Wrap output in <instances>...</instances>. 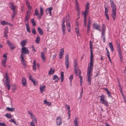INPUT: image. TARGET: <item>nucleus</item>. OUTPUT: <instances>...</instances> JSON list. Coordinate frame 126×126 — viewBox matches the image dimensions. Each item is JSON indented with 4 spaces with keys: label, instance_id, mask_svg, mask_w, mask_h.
Returning <instances> with one entry per match:
<instances>
[{
    "label": "nucleus",
    "instance_id": "obj_1",
    "mask_svg": "<svg viewBox=\"0 0 126 126\" xmlns=\"http://www.w3.org/2000/svg\"><path fill=\"white\" fill-rule=\"evenodd\" d=\"M90 47V49L91 56L90 59V63H89L90 66H88V67H93V52L92 51V41L90 40V41L89 43Z\"/></svg>",
    "mask_w": 126,
    "mask_h": 126
},
{
    "label": "nucleus",
    "instance_id": "obj_2",
    "mask_svg": "<svg viewBox=\"0 0 126 126\" xmlns=\"http://www.w3.org/2000/svg\"><path fill=\"white\" fill-rule=\"evenodd\" d=\"M116 45L117 48V51L118 53L119 56L120 58L121 61V62L123 61L122 59L123 56L122 54V51L121 50V47L120 44L117 41L116 42Z\"/></svg>",
    "mask_w": 126,
    "mask_h": 126
},
{
    "label": "nucleus",
    "instance_id": "obj_3",
    "mask_svg": "<svg viewBox=\"0 0 126 126\" xmlns=\"http://www.w3.org/2000/svg\"><path fill=\"white\" fill-rule=\"evenodd\" d=\"M93 69V67H88L87 73V78H91L92 72Z\"/></svg>",
    "mask_w": 126,
    "mask_h": 126
},
{
    "label": "nucleus",
    "instance_id": "obj_4",
    "mask_svg": "<svg viewBox=\"0 0 126 126\" xmlns=\"http://www.w3.org/2000/svg\"><path fill=\"white\" fill-rule=\"evenodd\" d=\"M29 51L27 47H22L21 52L22 53L24 54L29 53Z\"/></svg>",
    "mask_w": 126,
    "mask_h": 126
},
{
    "label": "nucleus",
    "instance_id": "obj_5",
    "mask_svg": "<svg viewBox=\"0 0 126 126\" xmlns=\"http://www.w3.org/2000/svg\"><path fill=\"white\" fill-rule=\"evenodd\" d=\"M7 44L8 45L10 48L13 49V50L16 47L15 45L11 42H10L9 40L7 41Z\"/></svg>",
    "mask_w": 126,
    "mask_h": 126
},
{
    "label": "nucleus",
    "instance_id": "obj_6",
    "mask_svg": "<svg viewBox=\"0 0 126 126\" xmlns=\"http://www.w3.org/2000/svg\"><path fill=\"white\" fill-rule=\"evenodd\" d=\"M57 124L58 126L62 124V118L60 116L58 117L56 119Z\"/></svg>",
    "mask_w": 126,
    "mask_h": 126
},
{
    "label": "nucleus",
    "instance_id": "obj_7",
    "mask_svg": "<svg viewBox=\"0 0 126 126\" xmlns=\"http://www.w3.org/2000/svg\"><path fill=\"white\" fill-rule=\"evenodd\" d=\"M40 14H39V19H40L42 18V16L43 15V11L44 9L41 6H40Z\"/></svg>",
    "mask_w": 126,
    "mask_h": 126
},
{
    "label": "nucleus",
    "instance_id": "obj_8",
    "mask_svg": "<svg viewBox=\"0 0 126 126\" xmlns=\"http://www.w3.org/2000/svg\"><path fill=\"white\" fill-rule=\"evenodd\" d=\"M53 8L52 7H50L47 8L46 10V14H47L48 13L49 14L50 16H51L52 15V12L51 11L52 10Z\"/></svg>",
    "mask_w": 126,
    "mask_h": 126
},
{
    "label": "nucleus",
    "instance_id": "obj_9",
    "mask_svg": "<svg viewBox=\"0 0 126 126\" xmlns=\"http://www.w3.org/2000/svg\"><path fill=\"white\" fill-rule=\"evenodd\" d=\"M4 84L7 87L8 90H9L11 86L9 84V81L8 80H6L4 82Z\"/></svg>",
    "mask_w": 126,
    "mask_h": 126
},
{
    "label": "nucleus",
    "instance_id": "obj_10",
    "mask_svg": "<svg viewBox=\"0 0 126 126\" xmlns=\"http://www.w3.org/2000/svg\"><path fill=\"white\" fill-rule=\"evenodd\" d=\"M116 11H112L111 14V16L112 17L114 21L115 20L116 17Z\"/></svg>",
    "mask_w": 126,
    "mask_h": 126
},
{
    "label": "nucleus",
    "instance_id": "obj_11",
    "mask_svg": "<svg viewBox=\"0 0 126 126\" xmlns=\"http://www.w3.org/2000/svg\"><path fill=\"white\" fill-rule=\"evenodd\" d=\"M30 18V15L29 14L27 13L26 14V16L24 19V21L25 22H27L28 23V20Z\"/></svg>",
    "mask_w": 126,
    "mask_h": 126
},
{
    "label": "nucleus",
    "instance_id": "obj_12",
    "mask_svg": "<svg viewBox=\"0 0 126 126\" xmlns=\"http://www.w3.org/2000/svg\"><path fill=\"white\" fill-rule=\"evenodd\" d=\"M100 26L99 24L97 23H94L93 24V28L96 29L97 30L99 29V28L100 27Z\"/></svg>",
    "mask_w": 126,
    "mask_h": 126
},
{
    "label": "nucleus",
    "instance_id": "obj_13",
    "mask_svg": "<svg viewBox=\"0 0 126 126\" xmlns=\"http://www.w3.org/2000/svg\"><path fill=\"white\" fill-rule=\"evenodd\" d=\"M0 23L1 25H12L11 24L9 23L8 22L4 20L1 21L0 22Z\"/></svg>",
    "mask_w": 126,
    "mask_h": 126
},
{
    "label": "nucleus",
    "instance_id": "obj_14",
    "mask_svg": "<svg viewBox=\"0 0 126 126\" xmlns=\"http://www.w3.org/2000/svg\"><path fill=\"white\" fill-rule=\"evenodd\" d=\"M60 79V78L58 77L56 75H54L53 78V80H55L56 82H57Z\"/></svg>",
    "mask_w": 126,
    "mask_h": 126
},
{
    "label": "nucleus",
    "instance_id": "obj_15",
    "mask_svg": "<svg viewBox=\"0 0 126 126\" xmlns=\"http://www.w3.org/2000/svg\"><path fill=\"white\" fill-rule=\"evenodd\" d=\"M46 86L45 85L40 86V92L42 93L45 90Z\"/></svg>",
    "mask_w": 126,
    "mask_h": 126
},
{
    "label": "nucleus",
    "instance_id": "obj_16",
    "mask_svg": "<svg viewBox=\"0 0 126 126\" xmlns=\"http://www.w3.org/2000/svg\"><path fill=\"white\" fill-rule=\"evenodd\" d=\"M27 42V41L25 40H23L20 42V44L22 46V47H24Z\"/></svg>",
    "mask_w": 126,
    "mask_h": 126
},
{
    "label": "nucleus",
    "instance_id": "obj_17",
    "mask_svg": "<svg viewBox=\"0 0 126 126\" xmlns=\"http://www.w3.org/2000/svg\"><path fill=\"white\" fill-rule=\"evenodd\" d=\"M22 83L23 86H26L27 83L26 79L24 78H23L22 80Z\"/></svg>",
    "mask_w": 126,
    "mask_h": 126
},
{
    "label": "nucleus",
    "instance_id": "obj_18",
    "mask_svg": "<svg viewBox=\"0 0 126 126\" xmlns=\"http://www.w3.org/2000/svg\"><path fill=\"white\" fill-rule=\"evenodd\" d=\"M37 31L39 34L41 35H43V32L42 29L40 27H38L37 28Z\"/></svg>",
    "mask_w": 126,
    "mask_h": 126
},
{
    "label": "nucleus",
    "instance_id": "obj_19",
    "mask_svg": "<svg viewBox=\"0 0 126 126\" xmlns=\"http://www.w3.org/2000/svg\"><path fill=\"white\" fill-rule=\"evenodd\" d=\"M28 114L30 115L31 118L33 120L34 119L36 118V117L34 116V115L33 114V113H32V112L30 111H28Z\"/></svg>",
    "mask_w": 126,
    "mask_h": 126
},
{
    "label": "nucleus",
    "instance_id": "obj_20",
    "mask_svg": "<svg viewBox=\"0 0 126 126\" xmlns=\"http://www.w3.org/2000/svg\"><path fill=\"white\" fill-rule=\"evenodd\" d=\"M25 25L26 28V30L29 33H30L31 32L30 28L29 25L28 23L25 24Z\"/></svg>",
    "mask_w": 126,
    "mask_h": 126
},
{
    "label": "nucleus",
    "instance_id": "obj_21",
    "mask_svg": "<svg viewBox=\"0 0 126 126\" xmlns=\"http://www.w3.org/2000/svg\"><path fill=\"white\" fill-rule=\"evenodd\" d=\"M41 57L43 59V61H44L46 60V56L44 55V54L43 52H41Z\"/></svg>",
    "mask_w": 126,
    "mask_h": 126
},
{
    "label": "nucleus",
    "instance_id": "obj_22",
    "mask_svg": "<svg viewBox=\"0 0 126 126\" xmlns=\"http://www.w3.org/2000/svg\"><path fill=\"white\" fill-rule=\"evenodd\" d=\"M109 45L110 47V48L112 52H113L114 51V48L112 43H109Z\"/></svg>",
    "mask_w": 126,
    "mask_h": 126
},
{
    "label": "nucleus",
    "instance_id": "obj_23",
    "mask_svg": "<svg viewBox=\"0 0 126 126\" xmlns=\"http://www.w3.org/2000/svg\"><path fill=\"white\" fill-rule=\"evenodd\" d=\"M65 64L66 66V68L67 69L69 68V61H65Z\"/></svg>",
    "mask_w": 126,
    "mask_h": 126
},
{
    "label": "nucleus",
    "instance_id": "obj_24",
    "mask_svg": "<svg viewBox=\"0 0 126 126\" xmlns=\"http://www.w3.org/2000/svg\"><path fill=\"white\" fill-rule=\"evenodd\" d=\"M61 80L62 82H63V81L64 75L63 72H62L61 74Z\"/></svg>",
    "mask_w": 126,
    "mask_h": 126
},
{
    "label": "nucleus",
    "instance_id": "obj_25",
    "mask_svg": "<svg viewBox=\"0 0 126 126\" xmlns=\"http://www.w3.org/2000/svg\"><path fill=\"white\" fill-rule=\"evenodd\" d=\"M66 22L67 24V29L68 31V32H70L71 31V30L70 29L71 28L70 24V23L69 22L67 24V22Z\"/></svg>",
    "mask_w": 126,
    "mask_h": 126
},
{
    "label": "nucleus",
    "instance_id": "obj_26",
    "mask_svg": "<svg viewBox=\"0 0 126 126\" xmlns=\"http://www.w3.org/2000/svg\"><path fill=\"white\" fill-rule=\"evenodd\" d=\"M6 110L8 111H10L11 112H13L15 110V109L14 108H9V107H7L6 109Z\"/></svg>",
    "mask_w": 126,
    "mask_h": 126
},
{
    "label": "nucleus",
    "instance_id": "obj_27",
    "mask_svg": "<svg viewBox=\"0 0 126 126\" xmlns=\"http://www.w3.org/2000/svg\"><path fill=\"white\" fill-rule=\"evenodd\" d=\"M9 4L11 5V6L10 7L11 9L12 10H13V11H15V8L14 6V4L13 3H11V2L9 3Z\"/></svg>",
    "mask_w": 126,
    "mask_h": 126
},
{
    "label": "nucleus",
    "instance_id": "obj_28",
    "mask_svg": "<svg viewBox=\"0 0 126 126\" xmlns=\"http://www.w3.org/2000/svg\"><path fill=\"white\" fill-rule=\"evenodd\" d=\"M44 103L47 106L51 105V102L47 101L46 100H45L44 101Z\"/></svg>",
    "mask_w": 126,
    "mask_h": 126
},
{
    "label": "nucleus",
    "instance_id": "obj_29",
    "mask_svg": "<svg viewBox=\"0 0 126 126\" xmlns=\"http://www.w3.org/2000/svg\"><path fill=\"white\" fill-rule=\"evenodd\" d=\"M89 12V11L85 10L84 12L82 14L84 16H87Z\"/></svg>",
    "mask_w": 126,
    "mask_h": 126
},
{
    "label": "nucleus",
    "instance_id": "obj_30",
    "mask_svg": "<svg viewBox=\"0 0 126 126\" xmlns=\"http://www.w3.org/2000/svg\"><path fill=\"white\" fill-rule=\"evenodd\" d=\"M31 22L33 26H35L36 25V23L34 18H32L31 20Z\"/></svg>",
    "mask_w": 126,
    "mask_h": 126
},
{
    "label": "nucleus",
    "instance_id": "obj_31",
    "mask_svg": "<svg viewBox=\"0 0 126 126\" xmlns=\"http://www.w3.org/2000/svg\"><path fill=\"white\" fill-rule=\"evenodd\" d=\"M60 50L59 54L61 56H63L64 54V49L63 48H62Z\"/></svg>",
    "mask_w": 126,
    "mask_h": 126
},
{
    "label": "nucleus",
    "instance_id": "obj_32",
    "mask_svg": "<svg viewBox=\"0 0 126 126\" xmlns=\"http://www.w3.org/2000/svg\"><path fill=\"white\" fill-rule=\"evenodd\" d=\"M54 72V70L52 69V68H51L50 71H49V75L53 74Z\"/></svg>",
    "mask_w": 126,
    "mask_h": 126
},
{
    "label": "nucleus",
    "instance_id": "obj_33",
    "mask_svg": "<svg viewBox=\"0 0 126 126\" xmlns=\"http://www.w3.org/2000/svg\"><path fill=\"white\" fill-rule=\"evenodd\" d=\"M5 116L7 118L10 119L12 118V116L10 114L6 113L5 114Z\"/></svg>",
    "mask_w": 126,
    "mask_h": 126
},
{
    "label": "nucleus",
    "instance_id": "obj_34",
    "mask_svg": "<svg viewBox=\"0 0 126 126\" xmlns=\"http://www.w3.org/2000/svg\"><path fill=\"white\" fill-rule=\"evenodd\" d=\"M40 37L39 36H38L36 38L35 40L36 43H39L40 41Z\"/></svg>",
    "mask_w": 126,
    "mask_h": 126
},
{
    "label": "nucleus",
    "instance_id": "obj_35",
    "mask_svg": "<svg viewBox=\"0 0 126 126\" xmlns=\"http://www.w3.org/2000/svg\"><path fill=\"white\" fill-rule=\"evenodd\" d=\"M9 121L11 122L14 123L15 125H18V124L16 123L15 120L13 119H10L9 120Z\"/></svg>",
    "mask_w": 126,
    "mask_h": 126
},
{
    "label": "nucleus",
    "instance_id": "obj_36",
    "mask_svg": "<svg viewBox=\"0 0 126 126\" xmlns=\"http://www.w3.org/2000/svg\"><path fill=\"white\" fill-rule=\"evenodd\" d=\"M16 13L15 12V11H13V14L12 16V20L14 18L16 15Z\"/></svg>",
    "mask_w": 126,
    "mask_h": 126
},
{
    "label": "nucleus",
    "instance_id": "obj_37",
    "mask_svg": "<svg viewBox=\"0 0 126 126\" xmlns=\"http://www.w3.org/2000/svg\"><path fill=\"white\" fill-rule=\"evenodd\" d=\"M89 3L88 2H87L86 5L85 10L89 11Z\"/></svg>",
    "mask_w": 126,
    "mask_h": 126
},
{
    "label": "nucleus",
    "instance_id": "obj_38",
    "mask_svg": "<svg viewBox=\"0 0 126 126\" xmlns=\"http://www.w3.org/2000/svg\"><path fill=\"white\" fill-rule=\"evenodd\" d=\"M65 107L66 109L68 110V112H70V106L68 105L65 104Z\"/></svg>",
    "mask_w": 126,
    "mask_h": 126
},
{
    "label": "nucleus",
    "instance_id": "obj_39",
    "mask_svg": "<svg viewBox=\"0 0 126 126\" xmlns=\"http://www.w3.org/2000/svg\"><path fill=\"white\" fill-rule=\"evenodd\" d=\"M105 27L104 24H103L102 26V32H105Z\"/></svg>",
    "mask_w": 126,
    "mask_h": 126
},
{
    "label": "nucleus",
    "instance_id": "obj_40",
    "mask_svg": "<svg viewBox=\"0 0 126 126\" xmlns=\"http://www.w3.org/2000/svg\"><path fill=\"white\" fill-rule=\"evenodd\" d=\"M39 14H40V13H38L37 10V9L36 8L35 11V13H34V15H36V16H37L39 17V16L38 15Z\"/></svg>",
    "mask_w": 126,
    "mask_h": 126
},
{
    "label": "nucleus",
    "instance_id": "obj_41",
    "mask_svg": "<svg viewBox=\"0 0 126 126\" xmlns=\"http://www.w3.org/2000/svg\"><path fill=\"white\" fill-rule=\"evenodd\" d=\"M22 61V64L23 66L25 68H26V62L24 60V61Z\"/></svg>",
    "mask_w": 126,
    "mask_h": 126
},
{
    "label": "nucleus",
    "instance_id": "obj_42",
    "mask_svg": "<svg viewBox=\"0 0 126 126\" xmlns=\"http://www.w3.org/2000/svg\"><path fill=\"white\" fill-rule=\"evenodd\" d=\"M111 7L115 5L113 1L111 0L110 1Z\"/></svg>",
    "mask_w": 126,
    "mask_h": 126
},
{
    "label": "nucleus",
    "instance_id": "obj_43",
    "mask_svg": "<svg viewBox=\"0 0 126 126\" xmlns=\"http://www.w3.org/2000/svg\"><path fill=\"white\" fill-rule=\"evenodd\" d=\"M102 103L104 104L107 106H108L109 105L108 104L106 100H105Z\"/></svg>",
    "mask_w": 126,
    "mask_h": 126
},
{
    "label": "nucleus",
    "instance_id": "obj_44",
    "mask_svg": "<svg viewBox=\"0 0 126 126\" xmlns=\"http://www.w3.org/2000/svg\"><path fill=\"white\" fill-rule=\"evenodd\" d=\"M91 78H87V81L88 82V84L89 85H90L91 84Z\"/></svg>",
    "mask_w": 126,
    "mask_h": 126
},
{
    "label": "nucleus",
    "instance_id": "obj_45",
    "mask_svg": "<svg viewBox=\"0 0 126 126\" xmlns=\"http://www.w3.org/2000/svg\"><path fill=\"white\" fill-rule=\"evenodd\" d=\"M75 30L76 31V33L77 34V35H78L79 33V28H78L77 27L76 28H75Z\"/></svg>",
    "mask_w": 126,
    "mask_h": 126
},
{
    "label": "nucleus",
    "instance_id": "obj_46",
    "mask_svg": "<svg viewBox=\"0 0 126 126\" xmlns=\"http://www.w3.org/2000/svg\"><path fill=\"white\" fill-rule=\"evenodd\" d=\"M76 9L77 10V11H80V10L79 8V7L78 4V2H76Z\"/></svg>",
    "mask_w": 126,
    "mask_h": 126
},
{
    "label": "nucleus",
    "instance_id": "obj_47",
    "mask_svg": "<svg viewBox=\"0 0 126 126\" xmlns=\"http://www.w3.org/2000/svg\"><path fill=\"white\" fill-rule=\"evenodd\" d=\"M112 8V11H116V5L113 6L111 7Z\"/></svg>",
    "mask_w": 126,
    "mask_h": 126
},
{
    "label": "nucleus",
    "instance_id": "obj_48",
    "mask_svg": "<svg viewBox=\"0 0 126 126\" xmlns=\"http://www.w3.org/2000/svg\"><path fill=\"white\" fill-rule=\"evenodd\" d=\"M8 27H6L4 29V33H8Z\"/></svg>",
    "mask_w": 126,
    "mask_h": 126
},
{
    "label": "nucleus",
    "instance_id": "obj_49",
    "mask_svg": "<svg viewBox=\"0 0 126 126\" xmlns=\"http://www.w3.org/2000/svg\"><path fill=\"white\" fill-rule=\"evenodd\" d=\"M74 69L75 73H78V68L77 67H74Z\"/></svg>",
    "mask_w": 126,
    "mask_h": 126
},
{
    "label": "nucleus",
    "instance_id": "obj_50",
    "mask_svg": "<svg viewBox=\"0 0 126 126\" xmlns=\"http://www.w3.org/2000/svg\"><path fill=\"white\" fill-rule=\"evenodd\" d=\"M77 61L76 59H75L74 61V67H76L77 66Z\"/></svg>",
    "mask_w": 126,
    "mask_h": 126
},
{
    "label": "nucleus",
    "instance_id": "obj_51",
    "mask_svg": "<svg viewBox=\"0 0 126 126\" xmlns=\"http://www.w3.org/2000/svg\"><path fill=\"white\" fill-rule=\"evenodd\" d=\"M73 75H71L69 79H70V82L71 83L72 82V80L73 79Z\"/></svg>",
    "mask_w": 126,
    "mask_h": 126
},
{
    "label": "nucleus",
    "instance_id": "obj_52",
    "mask_svg": "<svg viewBox=\"0 0 126 126\" xmlns=\"http://www.w3.org/2000/svg\"><path fill=\"white\" fill-rule=\"evenodd\" d=\"M28 11H27V13H28V12L31 13V9L32 8V7L31 6L30 7H28Z\"/></svg>",
    "mask_w": 126,
    "mask_h": 126
},
{
    "label": "nucleus",
    "instance_id": "obj_53",
    "mask_svg": "<svg viewBox=\"0 0 126 126\" xmlns=\"http://www.w3.org/2000/svg\"><path fill=\"white\" fill-rule=\"evenodd\" d=\"M106 14H105V16H106L107 19L108 20H109V16H108V13H107V12H106Z\"/></svg>",
    "mask_w": 126,
    "mask_h": 126
},
{
    "label": "nucleus",
    "instance_id": "obj_54",
    "mask_svg": "<svg viewBox=\"0 0 126 126\" xmlns=\"http://www.w3.org/2000/svg\"><path fill=\"white\" fill-rule=\"evenodd\" d=\"M65 61L67 60V61H69V55L68 54H67L65 56Z\"/></svg>",
    "mask_w": 126,
    "mask_h": 126
},
{
    "label": "nucleus",
    "instance_id": "obj_55",
    "mask_svg": "<svg viewBox=\"0 0 126 126\" xmlns=\"http://www.w3.org/2000/svg\"><path fill=\"white\" fill-rule=\"evenodd\" d=\"M0 126H6L5 123H4L0 122Z\"/></svg>",
    "mask_w": 126,
    "mask_h": 126
},
{
    "label": "nucleus",
    "instance_id": "obj_56",
    "mask_svg": "<svg viewBox=\"0 0 126 126\" xmlns=\"http://www.w3.org/2000/svg\"><path fill=\"white\" fill-rule=\"evenodd\" d=\"M77 119L75 118L74 121V123L75 124V125H78V121H77Z\"/></svg>",
    "mask_w": 126,
    "mask_h": 126
},
{
    "label": "nucleus",
    "instance_id": "obj_57",
    "mask_svg": "<svg viewBox=\"0 0 126 126\" xmlns=\"http://www.w3.org/2000/svg\"><path fill=\"white\" fill-rule=\"evenodd\" d=\"M32 33L35 34L36 33V31L34 28H33L32 30Z\"/></svg>",
    "mask_w": 126,
    "mask_h": 126
},
{
    "label": "nucleus",
    "instance_id": "obj_58",
    "mask_svg": "<svg viewBox=\"0 0 126 126\" xmlns=\"http://www.w3.org/2000/svg\"><path fill=\"white\" fill-rule=\"evenodd\" d=\"M30 126H35L33 121H32L30 123Z\"/></svg>",
    "mask_w": 126,
    "mask_h": 126
},
{
    "label": "nucleus",
    "instance_id": "obj_59",
    "mask_svg": "<svg viewBox=\"0 0 126 126\" xmlns=\"http://www.w3.org/2000/svg\"><path fill=\"white\" fill-rule=\"evenodd\" d=\"M2 64L5 67H6V62L4 61H2Z\"/></svg>",
    "mask_w": 126,
    "mask_h": 126
},
{
    "label": "nucleus",
    "instance_id": "obj_60",
    "mask_svg": "<svg viewBox=\"0 0 126 126\" xmlns=\"http://www.w3.org/2000/svg\"><path fill=\"white\" fill-rule=\"evenodd\" d=\"M33 70L34 71H35L36 69V65L34 64L33 65Z\"/></svg>",
    "mask_w": 126,
    "mask_h": 126
},
{
    "label": "nucleus",
    "instance_id": "obj_61",
    "mask_svg": "<svg viewBox=\"0 0 126 126\" xmlns=\"http://www.w3.org/2000/svg\"><path fill=\"white\" fill-rule=\"evenodd\" d=\"M102 37V38L103 39V42L104 43H105V36H101Z\"/></svg>",
    "mask_w": 126,
    "mask_h": 126
},
{
    "label": "nucleus",
    "instance_id": "obj_62",
    "mask_svg": "<svg viewBox=\"0 0 126 126\" xmlns=\"http://www.w3.org/2000/svg\"><path fill=\"white\" fill-rule=\"evenodd\" d=\"M20 57H21V61H24V58L23 55L22 54H21Z\"/></svg>",
    "mask_w": 126,
    "mask_h": 126
},
{
    "label": "nucleus",
    "instance_id": "obj_63",
    "mask_svg": "<svg viewBox=\"0 0 126 126\" xmlns=\"http://www.w3.org/2000/svg\"><path fill=\"white\" fill-rule=\"evenodd\" d=\"M26 5L27 7H31V6L30 5L29 2L28 1H27L26 2Z\"/></svg>",
    "mask_w": 126,
    "mask_h": 126
},
{
    "label": "nucleus",
    "instance_id": "obj_64",
    "mask_svg": "<svg viewBox=\"0 0 126 126\" xmlns=\"http://www.w3.org/2000/svg\"><path fill=\"white\" fill-rule=\"evenodd\" d=\"M105 36V32H102L101 36Z\"/></svg>",
    "mask_w": 126,
    "mask_h": 126
}]
</instances>
